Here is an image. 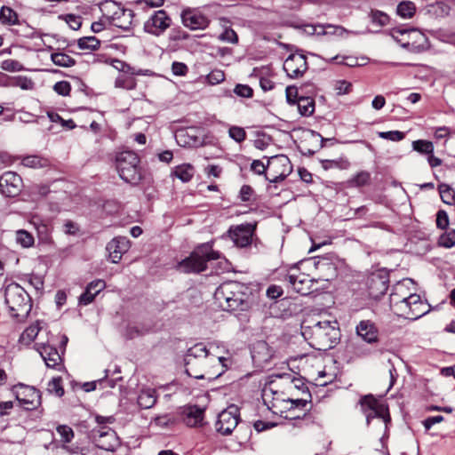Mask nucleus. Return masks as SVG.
<instances>
[{"label":"nucleus","instance_id":"nucleus-27","mask_svg":"<svg viewBox=\"0 0 455 455\" xmlns=\"http://www.w3.org/2000/svg\"><path fill=\"white\" fill-rule=\"evenodd\" d=\"M315 91V87L313 84L307 83L300 86V88H298L294 85L287 86L285 90L286 93V100L287 102L290 104H295L298 102V100L300 96H303L302 94L305 93H313Z\"/></svg>","mask_w":455,"mask_h":455},{"label":"nucleus","instance_id":"nucleus-34","mask_svg":"<svg viewBox=\"0 0 455 455\" xmlns=\"http://www.w3.org/2000/svg\"><path fill=\"white\" fill-rule=\"evenodd\" d=\"M195 174V168L188 164L179 165L174 170V175L183 182H188Z\"/></svg>","mask_w":455,"mask_h":455},{"label":"nucleus","instance_id":"nucleus-46","mask_svg":"<svg viewBox=\"0 0 455 455\" xmlns=\"http://www.w3.org/2000/svg\"><path fill=\"white\" fill-rule=\"evenodd\" d=\"M47 390L49 393L55 395L58 397H61L64 395V388L61 384V379L53 378L49 383Z\"/></svg>","mask_w":455,"mask_h":455},{"label":"nucleus","instance_id":"nucleus-30","mask_svg":"<svg viewBox=\"0 0 455 455\" xmlns=\"http://www.w3.org/2000/svg\"><path fill=\"white\" fill-rule=\"evenodd\" d=\"M298 109L302 116H309L315 111V100L309 96H300L297 102Z\"/></svg>","mask_w":455,"mask_h":455},{"label":"nucleus","instance_id":"nucleus-14","mask_svg":"<svg viewBox=\"0 0 455 455\" xmlns=\"http://www.w3.org/2000/svg\"><path fill=\"white\" fill-rule=\"evenodd\" d=\"M16 399L26 410H34L41 403L40 392L33 387L18 384L13 387Z\"/></svg>","mask_w":455,"mask_h":455},{"label":"nucleus","instance_id":"nucleus-63","mask_svg":"<svg viewBox=\"0 0 455 455\" xmlns=\"http://www.w3.org/2000/svg\"><path fill=\"white\" fill-rule=\"evenodd\" d=\"M251 169L259 175L263 173H265V175L267 174V165H265L260 160H254L251 164Z\"/></svg>","mask_w":455,"mask_h":455},{"label":"nucleus","instance_id":"nucleus-42","mask_svg":"<svg viewBox=\"0 0 455 455\" xmlns=\"http://www.w3.org/2000/svg\"><path fill=\"white\" fill-rule=\"evenodd\" d=\"M0 21L9 25L16 24L18 22V15L12 8L3 6L0 10Z\"/></svg>","mask_w":455,"mask_h":455},{"label":"nucleus","instance_id":"nucleus-28","mask_svg":"<svg viewBox=\"0 0 455 455\" xmlns=\"http://www.w3.org/2000/svg\"><path fill=\"white\" fill-rule=\"evenodd\" d=\"M138 405L141 409H150L156 403V391L155 389L142 390L138 395Z\"/></svg>","mask_w":455,"mask_h":455},{"label":"nucleus","instance_id":"nucleus-40","mask_svg":"<svg viewBox=\"0 0 455 455\" xmlns=\"http://www.w3.org/2000/svg\"><path fill=\"white\" fill-rule=\"evenodd\" d=\"M115 85L117 88L132 90L136 87V82L132 76L125 74H120L115 81Z\"/></svg>","mask_w":455,"mask_h":455},{"label":"nucleus","instance_id":"nucleus-23","mask_svg":"<svg viewBox=\"0 0 455 455\" xmlns=\"http://www.w3.org/2000/svg\"><path fill=\"white\" fill-rule=\"evenodd\" d=\"M287 280L294 291L301 295H307L311 291L313 280L309 279L305 274L287 275Z\"/></svg>","mask_w":455,"mask_h":455},{"label":"nucleus","instance_id":"nucleus-6","mask_svg":"<svg viewBox=\"0 0 455 455\" xmlns=\"http://www.w3.org/2000/svg\"><path fill=\"white\" fill-rule=\"evenodd\" d=\"M116 170L120 178L127 183L136 185L141 178L140 158L132 151H123L116 156Z\"/></svg>","mask_w":455,"mask_h":455},{"label":"nucleus","instance_id":"nucleus-47","mask_svg":"<svg viewBox=\"0 0 455 455\" xmlns=\"http://www.w3.org/2000/svg\"><path fill=\"white\" fill-rule=\"evenodd\" d=\"M439 243L445 248H451L455 245V230L451 229L440 236Z\"/></svg>","mask_w":455,"mask_h":455},{"label":"nucleus","instance_id":"nucleus-53","mask_svg":"<svg viewBox=\"0 0 455 455\" xmlns=\"http://www.w3.org/2000/svg\"><path fill=\"white\" fill-rule=\"evenodd\" d=\"M228 134L236 142H242L246 138L245 131L238 126H232L229 128Z\"/></svg>","mask_w":455,"mask_h":455},{"label":"nucleus","instance_id":"nucleus-12","mask_svg":"<svg viewBox=\"0 0 455 455\" xmlns=\"http://www.w3.org/2000/svg\"><path fill=\"white\" fill-rule=\"evenodd\" d=\"M240 419L239 409L232 404L223 410L218 416L215 427L218 433L228 435L237 427Z\"/></svg>","mask_w":455,"mask_h":455},{"label":"nucleus","instance_id":"nucleus-26","mask_svg":"<svg viewBox=\"0 0 455 455\" xmlns=\"http://www.w3.org/2000/svg\"><path fill=\"white\" fill-rule=\"evenodd\" d=\"M356 333L367 343H373L378 340V330L374 323L369 320H363L357 324Z\"/></svg>","mask_w":455,"mask_h":455},{"label":"nucleus","instance_id":"nucleus-61","mask_svg":"<svg viewBox=\"0 0 455 455\" xmlns=\"http://www.w3.org/2000/svg\"><path fill=\"white\" fill-rule=\"evenodd\" d=\"M149 331L148 329L140 328L137 325L130 326L127 329V336L129 339H134L138 336H142Z\"/></svg>","mask_w":455,"mask_h":455},{"label":"nucleus","instance_id":"nucleus-38","mask_svg":"<svg viewBox=\"0 0 455 455\" xmlns=\"http://www.w3.org/2000/svg\"><path fill=\"white\" fill-rule=\"evenodd\" d=\"M176 141L181 147H194L197 143V139L190 136L188 131H179L176 135Z\"/></svg>","mask_w":455,"mask_h":455},{"label":"nucleus","instance_id":"nucleus-57","mask_svg":"<svg viewBox=\"0 0 455 455\" xmlns=\"http://www.w3.org/2000/svg\"><path fill=\"white\" fill-rule=\"evenodd\" d=\"M449 225L448 214L445 211L440 210L436 214V226L441 229H445Z\"/></svg>","mask_w":455,"mask_h":455},{"label":"nucleus","instance_id":"nucleus-37","mask_svg":"<svg viewBox=\"0 0 455 455\" xmlns=\"http://www.w3.org/2000/svg\"><path fill=\"white\" fill-rule=\"evenodd\" d=\"M442 201L449 205L455 204V192L449 185L442 183L438 186Z\"/></svg>","mask_w":455,"mask_h":455},{"label":"nucleus","instance_id":"nucleus-10","mask_svg":"<svg viewBox=\"0 0 455 455\" xmlns=\"http://www.w3.org/2000/svg\"><path fill=\"white\" fill-rule=\"evenodd\" d=\"M92 437L98 448L108 451H115L121 444L116 433L107 426L94 428Z\"/></svg>","mask_w":455,"mask_h":455},{"label":"nucleus","instance_id":"nucleus-58","mask_svg":"<svg viewBox=\"0 0 455 455\" xmlns=\"http://www.w3.org/2000/svg\"><path fill=\"white\" fill-rule=\"evenodd\" d=\"M207 80L212 84H217L225 80V74L221 70H213L207 76Z\"/></svg>","mask_w":455,"mask_h":455},{"label":"nucleus","instance_id":"nucleus-21","mask_svg":"<svg viewBox=\"0 0 455 455\" xmlns=\"http://www.w3.org/2000/svg\"><path fill=\"white\" fill-rule=\"evenodd\" d=\"M204 410L197 405H188L180 409L182 421L188 427H198L202 425Z\"/></svg>","mask_w":455,"mask_h":455},{"label":"nucleus","instance_id":"nucleus-3","mask_svg":"<svg viewBox=\"0 0 455 455\" xmlns=\"http://www.w3.org/2000/svg\"><path fill=\"white\" fill-rule=\"evenodd\" d=\"M301 334L312 347L319 351L334 347L340 337L336 321L317 322L313 325H307L304 322L301 325Z\"/></svg>","mask_w":455,"mask_h":455},{"label":"nucleus","instance_id":"nucleus-18","mask_svg":"<svg viewBox=\"0 0 455 455\" xmlns=\"http://www.w3.org/2000/svg\"><path fill=\"white\" fill-rule=\"evenodd\" d=\"M283 70L291 78H298L307 70V62L305 55L291 53L283 63Z\"/></svg>","mask_w":455,"mask_h":455},{"label":"nucleus","instance_id":"nucleus-5","mask_svg":"<svg viewBox=\"0 0 455 455\" xmlns=\"http://www.w3.org/2000/svg\"><path fill=\"white\" fill-rule=\"evenodd\" d=\"M220 254L209 243L197 246L189 257L179 263L180 268L185 273H200L206 269V263L220 259Z\"/></svg>","mask_w":455,"mask_h":455},{"label":"nucleus","instance_id":"nucleus-11","mask_svg":"<svg viewBox=\"0 0 455 455\" xmlns=\"http://www.w3.org/2000/svg\"><path fill=\"white\" fill-rule=\"evenodd\" d=\"M172 25V19L164 10H158L144 22L143 29L146 33L155 36H162Z\"/></svg>","mask_w":455,"mask_h":455},{"label":"nucleus","instance_id":"nucleus-36","mask_svg":"<svg viewBox=\"0 0 455 455\" xmlns=\"http://www.w3.org/2000/svg\"><path fill=\"white\" fill-rule=\"evenodd\" d=\"M33 224L35 225V228L37 231L39 240L44 243H48L51 240V227L48 224L39 220H33Z\"/></svg>","mask_w":455,"mask_h":455},{"label":"nucleus","instance_id":"nucleus-20","mask_svg":"<svg viewBox=\"0 0 455 455\" xmlns=\"http://www.w3.org/2000/svg\"><path fill=\"white\" fill-rule=\"evenodd\" d=\"M130 248V241L125 236H116L108 243L106 250L111 262L118 263L124 253Z\"/></svg>","mask_w":455,"mask_h":455},{"label":"nucleus","instance_id":"nucleus-32","mask_svg":"<svg viewBox=\"0 0 455 455\" xmlns=\"http://www.w3.org/2000/svg\"><path fill=\"white\" fill-rule=\"evenodd\" d=\"M100 40L96 36H84L77 40V46L80 50L96 51L100 47Z\"/></svg>","mask_w":455,"mask_h":455},{"label":"nucleus","instance_id":"nucleus-54","mask_svg":"<svg viewBox=\"0 0 455 455\" xmlns=\"http://www.w3.org/2000/svg\"><path fill=\"white\" fill-rule=\"evenodd\" d=\"M1 68L9 72H17L23 69L22 65L15 60H5L2 62Z\"/></svg>","mask_w":455,"mask_h":455},{"label":"nucleus","instance_id":"nucleus-29","mask_svg":"<svg viewBox=\"0 0 455 455\" xmlns=\"http://www.w3.org/2000/svg\"><path fill=\"white\" fill-rule=\"evenodd\" d=\"M41 322L36 321L35 323L28 326L20 335V343L24 345H29L38 335L41 330Z\"/></svg>","mask_w":455,"mask_h":455},{"label":"nucleus","instance_id":"nucleus-22","mask_svg":"<svg viewBox=\"0 0 455 455\" xmlns=\"http://www.w3.org/2000/svg\"><path fill=\"white\" fill-rule=\"evenodd\" d=\"M106 288V283L102 279H96L89 283L84 293L79 297V303L87 306L92 303L95 297Z\"/></svg>","mask_w":455,"mask_h":455},{"label":"nucleus","instance_id":"nucleus-52","mask_svg":"<svg viewBox=\"0 0 455 455\" xmlns=\"http://www.w3.org/2000/svg\"><path fill=\"white\" fill-rule=\"evenodd\" d=\"M352 84L346 80H339L335 83L334 90L337 95H344L350 92Z\"/></svg>","mask_w":455,"mask_h":455},{"label":"nucleus","instance_id":"nucleus-13","mask_svg":"<svg viewBox=\"0 0 455 455\" xmlns=\"http://www.w3.org/2000/svg\"><path fill=\"white\" fill-rule=\"evenodd\" d=\"M401 307L398 315L411 320H417L429 311V306L416 293H410L406 304Z\"/></svg>","mask_w":455,"mask_h":455},{"label":"nucleus","instance_id":"nucleus-60","mask_svg":"<svg viewBox=\"0 0 455 455\" xmlns=\"http://www.w3.org/2000/svg\"><path fill=\"white\" fill-rule=\"evenodd\" d=\"M172 71L174 76H185L188 71V68L183 62L174 61L172 64Z\"/></svg>","mask_w":455,"mask_h":455},{"label":"nucleus","instance_id":"nucleus-35","mask_svg":"<svg viewBox=\"0 0 455 455\" xmlns=\"http://www.w3.org/2000/svg\"><path fill=\"white\" fill-rule=\"evenodd\" d=\"M15 240L23 248H29L35 243L33 235L25 229H19L15 232Z\"/></svg>","mask_w":455,"mask_h":455},{"label":"nucleus","instance_id":"nucleus-19","mask_svg":"<svg viewBox=\"0 0 455 455\" xmlns=\"http://www.w3.org/2000/svg\"><path fill=\"white\" fill-rule=\"evenodd\" d=\"M182 23L185 27L191 30L204 29L209 24L210 20L203 13L196 10H184L181 13Z\"/></svg>","mask_w":455,"mask_h":455},{"label":"nucleus","instance_id":"nucleus-55","mask_svg":"<svg viewBox=\"0 0 455 455\" xmlns=\"http://www.w3.org/2000/svg\"><path fill=\"white\" fill-rule=\"evenodd\" d=\"M234 92L243 98H251L253 95V90L247 84L235 85Z\"/></svg>","mask_w":455,"mask_h":455},{"label":"nucleus","instance_id":"nucleus-9","mask_svg":"<svg viewBox=\"0 0 455 455\" xmlns=\"http://www.w3.org/2000/svg\"><path fill=\"white\" fill-rule=\"evenodd\" d=\"M101 10L112 11L110 16L111 22L114 26L127 31L131 28L134 13L131 9H124L114 1H106L102 4Z\"/></svg>","mask_w":455,"mask_h":455},{"label":"nucleus","instance_id":"nucleus-50","mask_svg":"<svg viewBox=\"0 0 455 455\" xmlns=\"http://www.w3.org/2000/svg\"><path fill=\"white\" fill-rule=\"evenodd\" d=\"M379 137L391 141H400L404 138V133L399 131L380 132Z\"/></svg>","mask_w":455,"mask_h":455},{"label":"nucleus","instance_id":"nucleus-39","mask_svg":"<svg viewBox=\"0 0 455 455\" xmlns=\"http://www.w3.org/2000/svg\"><path fill=\"white\" fill-rule=\"evenodd\" d=\"M21 164L29 168H42L48 165V160L38 156H25Z\"/></svg>","mask_w":455,"mask_h":455},{"label":"nucleus","instance_id":"nucleus-49","mask_svg":"<svg viewBox=\"0 0 455 455\" xmlns=\"http://www.w3.org/2000/svg\"><path fill=\"white\" fill-rule=\"evenodd\" d=\"M57 432L61 437V441L64 443H70L74 437V432L68 426L62 425L57 427Z\"/></svg>","mask_w":455,"mask_h":455},{"label":"nucleus","instance_id":"nucleus-31","mask_svg":"<svg viewBox=\"0 0 455 455\" xmlns=\"http://www.w3.org/2000/svg\"><path fill=\"white\" fill-rule=\"evenodd\" d=\"M322 167L324 170H330V169H339V170H347L350 167V162L347 158L341 156L338 159L333 160H321Z\"/></svg>","mask_w":455,"mask_h":455},{"label":"nucleus","instance_id":"nucleus-45","mask_svg":"<svg viewBox=\"0 0 455 455\" xmlns=\"http://www.w3.org/2000/svg\"><path fill=\"white\" fill-rule=\"evenodd\" d=\"M12 86L20 87L22 90H32L34 88V82L27 76L13 77L10 84Z\"/></svg>","mask_w":455,"mask_h":455},{"label":"nucleus","instance_id":"nucleus-48","mask_svg":"<svg viewBox=\"0 0 455 455\" xmlns=\"http://www.w3.org/2000/svg\"><path fill=\"white\" fill-rule=\"evenodd\" d=\"M218 39L229 44L238 43V36L236 32L230 28H225V30L218 36Z\"/></svg>","mask_w":455,"mask_h":455},{"label":"nucleus","instance_id":"nucleus-62","mask_svg":"<svg viewBox=\"0 0 455 455\" xmlns=\"http://www.w3.org/2000/svg\"><path fill=\"white\" fill-rule=\"evenodd\" d=\"M253 193L254 191L251 186L243 185L240 189L239 197L243 202H249L251 201Z\"/></svg>","mask_w":455,"mask_h":455},{"label":"nucleus","instance_id":"nucleus-24","mask_svg":"<svg viewBox=\"0 0 455 455\" xmlns=\"http://www.w3.org/2000/svg\"><path fill=\"white\" fill-rule=\"evenodd\" d=\"M408 296L409 294L403 283H399L395 285L393 291L389 296V301L390 306L397 314L402 310L401 305L406 304Z\"/></svg>","mask_w":455,"mask_h":455},{"label":"nucleus","instance_id":"nucleus-64","mask_svg":"<svg viewBox=\"0 0 455 455\" xmlns=\"http://www.w3.org/2000/svg\"><path fill=\"white\" fill-rule=\"evenodd\" d=\"M66 20L68 26L74 30L79 29L82 25L81 18L74 14L67 15Z\"/></svg>","mask_w":455,"mask_h":455},{"label":"nucleus","instance_id":"nucleus-33","mask_svg":"<svg viewBox=\"0 0 455 455\" xmlns=\"http://www.w3.org/2000/svg\"><path fill=\"white\" fill-rule=\"evenodd\" d=\"M52 61L63 68H70L76 64V60L65 52H58L51 54Z\"/></svg>","mask_w":455,"mask_h":455},{"label":"nucleus","instance_id":"nucleus-7","mask_svg":"<svg viewBox=\"0 0 455 455\" xmlns=\"http://www.w3.org/2000/svg\"><path fill=\"white\" fill-rule=\"evenodd\" d=\"M358 404L361 411L366 418L369 426L373 419H379L384 426L385 431L391 421L388 407L387 404L379 402L372 395H366L360 398Z\"/></svg>","mask_w":455,"mask_h":455},{"label":"nucleus","instance_id":"nucleus-25","mask_svg":"<svg viewBox=\"0 0 455 455\" xmlns=\"http://www.w3.org/2000/svg\"><path fill=\"white\" fill-rule=\"evenodd\" d=\"M37 350L47 367L56 368L60 364L61 357L56 347L47 344H42Z\"/></svg>","mask_w":455,"mask_h":455},{"label":"nucleus","instance_id":"nucleus-41","mask_svg":"<svg viewBox=\"0 0 455 455\" xmlns=\"http://www.w3.org/2000/svg\"><path fill=\"white\" fill-rule=\"evenodd\" d=\"M397 14L403 18H411L416 11L415 4L411 1L401 2L397 5Z\"/></svg>","mask_w":455,"mask_h":455},{"label":"nucleus","instance_id":"nucleus-4","mask_svg":"<svg viewBox=\"0 0 455 455\" xmlns=\"http://www.w3.org/2000/svg\"><path fill=\"white\" fill-rule=\"evenodd\" d=\"M4 300L11 315L19 321L25 319L32 308L28 292L16 283L5 287Z\"/></svg>","mask_w":455,"mask_h":455},{"label":"nucleus","instance_id":"nucleus-59","mask_svg":"<svg viewBox=\"0 0 455 455\" xmlns=\"http://www.w3.org/2000/svg\"><path fill=\"white\" fill-rule=\"evenodd\" d=\"M283 293V288L279 285L272 284L267 289V297L271 299L280 298Z\"/></svg>","mask_w":455,"mask_h":455},{"label":"nucleus","instance_id":"nucleus-1","mask_svg":"<svg viewBox=\"0 0 455 455\" xmlns=\"http://www.w3.org/2000/svg\"><path fill=\"white\" fill-rule=\"evenodd\" d=\"M226 358L212 354L203 343L190 347L185 355L186 373L197 379H214L223 372L222 363Z\"/></svg>","mask_w":455,"mask_h":455},{"label":"nucleus","instance_id":"nucleus-8","mask_svg":"<svg viewBox=\"0 0 455 455\" xmlns=\"http://www.w3.org/2000/svg\"><path fill=\"white\" fill-rule=\"evenodd\" d=\"M266 179L272 183L283 180L291 172V165L289 158L283 155L270 157L267 164Z\"/></svg>","mask_w":455,"mask_h":455},{"label":"nucleus","instance_id":"nucleus-44","mask_svg":"<svg viewBox=\"0 0 455 455\" xmlns=\"http://www.w3.org/2000/svg\"><path fill=\"white\" fill-rule=\"evenodd\" d=\"M412 148L422 154L428 156L429 154H433L434 152V145L431 141L418 140L412 142Z\"/></svg>","mask_w":455,"mask_h":455},{"label":"nucleus","instance_id":"nucleus-43","mask_svg":"<svg viewBox=\"0 0 455 455\" xmlns=\"http://www.w3.org/2000/svg\"><path fill=\"white\" fill-rule=\"evenodd\" d=\"M371 180L370 172L362 171L351 178L347 183L350 187H363L369 184Z\"/></svg>","mask_w":455,"mask_h":455},{"label":"nucleus","instance_id":"nucleus-16","mask_svg":"<svg viewBox=\"0 0 455 455\" xmlns=\"http://www.w3.org/2000/svg\"><path fill=\"white\" fill-rule=\"evenodd\" d=\"M256 227V223H243L231 227L228 232V236L236 246L241 248L247 247L251 243Z\"/></svg>","mask_w":455,"mask_h":455},{"label":"nucleus","instance_id":"nucleus-56","mask_svg":"<svg viewBox=\"0 0 455 455\" xmlns=\"http://www.w3.org/2000/svg\"><path fill=\"white\" fill-rule=\"evenodd\" d=\"M371 20L375 24H378L379 26H385L388 23L389 17H388V15H387L386 13H384L382 12L375 11V12H372Z\"/></svg>","mask_w":455,"mask_h":455},{"label":"nucleus","instance_id":"nucleus-2","mask_svg":"<svg viewBox=\"0 0 455 455\" xmlns=\"http://www.w3.org/2000/svg\"><path fill=\"white\" fill-rule=\"evenodd\" d=\"M214 299L225 311H247L252 305L251 289L236 281L222 283L214 292Z\"/></svg>","mask_w":455,"mask_h":455},{"label":"nucleus","instance_id":"nucleus-17","mask_svg":"<svg viewBox=\"0 0 455 455\" xmlns=\"http://www.w3.org/2000/svg\"><path fill=\"white\" fill-rule=\"evenodd\" d=\"M22 188V179L14 172H5L0 177V193L7 197H14Z\"/></svg>","mask_w":455,"mask_h":455},{"label":"nucleus","instance_id":"nucleus-15","mask_svg":"<svg viewBox=\"0 0 455 455\" xmlns=\"http://www.w3.org/2000/svg\"><path fill=\"white\" fill-rule=\"evenodd\" d=\"M390 35L395 41L406 49L417 44H419L426 39L425 36L416 28H394Z\"/></svg>","mask_w":455,"mask_h":455},{"label":"nucleus","instance_id":"nucleus-51","mask_svg":"<svg viewBox=\"0 0 455 455\" xmlns=\"http://www.w3.org/2000/svg\"><path fill=\"white\" fill-rule=\"evenodd\" d=\"M53 91L61 96H68L71 91V85L68 81H60L53 85Z\"/></svg>","mask_w":455,"mask_h":455}]
</instances>
